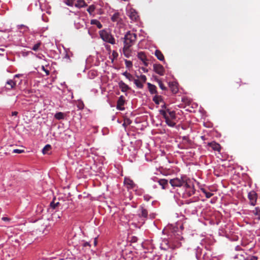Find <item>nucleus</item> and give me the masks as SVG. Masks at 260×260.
<instances>
[{
  "label": "nucleus",
  "mask_w": 260,
  "mask_h": 260,
  "mask_svg": "<svg viewBox=\"0 0 260 260\" xmlns=\"http://www.w3.org/2000/svg\"><path fill=\"white\" fill-rule=\"evenodd\" d=\"M95 9V7L93 5H91L89 6L88 9H87V11L89 13L90 15H92V13L94 12V10Z\"/></svg>",
  "instance_id": "30"
},
{
  "label": "nucleus",
  "mask_w": 260,
  "mask_h": 260,
  "mask_svg": "<svg viewBox=\"0 0 260 260\" xmlns=\"http://www.w3.org/2000/svg\"><path fill=\"white\" fill-rule=\"evenodd\" d=\"M159 113L163 116L168 125L171 127H174L176 123L173 121L176 119V114L174 111L169 112V114H168L166 111L160 110Z\"/></svg>",
  "instance_id": "3"
},
{
  "label": "nucleus",
  "mask_w": 260,
  "mask_h": 260,
  "mask_svg": "<svg viewBox=\"0 0 260 260\" xmlns=\"http://www.w3.org/2000/svg\"><path fill=\"white\" fill-rule=\"evenodd\" d=\"M74 6L77 8H80L86 7L87 5L85 2L84 0H78Z\"/></svg>",
  "instance_id": "19"
},
{
  "label": "nucleus",
  "mask_w": 260,
  "mask_h": 260,
  "mask_svg": "<svg viewBox=\"0 0 260 260\" xmlns=\"http://www.w3.org/2000/svg\"><path fill=\"white\" fill-rule=\"evenodd\" d=\"M189 178L185 175L181 176L180 178H175L170 180V183L173 187H180L185 185L189 186L187 183Z\"/></svg>",
  "instance_id": "2"
},
{
  "label": "nucleus",
  "mask_w": 260,
  "mask_h": 260,
  "mask_svg": "<svg viewBox=\"0 0 260 260\" xmlns=\"http://www.w3.org/2000/svg\"><path fill=\"white\" fill-rule=\"evenodd\" d=\"M137 214L135 215L134 218H139V222L142 224L145 223L147 219L148 211L144 207L140 206L138 210Z\"/></svg>",
  "instance_id": "4"
},
{
  "label": "nucleus",
  "mask_w": 260,
  "mask_h": 260,
  "mask_svg": "<svg viewBox=\"0 0 260 260\" xmlns=\"http://www.w3.org/2000/svg\"><path fill=\"white\" fill-rule=\"evenodd\" d=\"M202 191L205 194L207 198H210L213 195L212 193L207 191L205 189H202Z\"/></svg>",
  "instance_id": "31"
},
{
  "label": "nucleus",
  "mask_w": 260,
  "mask_h": 260,
  "mask_svg": "<svg viewBox=\"0 0 260 260\" xmlns=\"http://www.w3.org/2000/svg\"><path fill=\"white\" fill-rule=\"evenodd\" d=\"M186 139H187V138H186V137H183V139H184V140H186Z\"/></svg>",
  "instance_id": "57"
},
{
  "label": "nucleus",
  "mask_w": 260,
  "mask_h": 260,
  "mask_svg": "<svg viewBox=\"0 0 260 260\" xmlns=\"http://www.w3.org/2000/svg\"><path fill=\"white\" fill-rule=\"evenodd\" d=\"M59 204V202H57V203H54L53 201L51 202V203H50V207L53 208V209H55V208L56 207H57L58 206V205Z\"/></svg>",
  "instance_id": "36"
},
{
  "label": "nucleus",
  "mask_w": 260,
  "mask_h": 260,
  "mask_svg": "<svg viewBox=\"0 0 260 260\" xmlns=\"http://www.w3.org/2000/svg\"><path fill=\"white\" fill-rule=\"evenodd\" d=\"M51 149V146L49 144L46 145L42 150V153L44 154H48V151H49Z\"/></svg>",
  "instance_id": "28"
},
{
  "label": "nucleus",
  "mask_w": 260,
  "mask_h": 260,
  "mask_svg": "<svg viewBox=\"0 0 260 260\" xmlns=\"http://www.w3.org/2000/svg\"><path fill=\"white\" fill-rule=\"evenodd\" d=\"M24 27L25 28L26 27H25V25H21L19 26V28H24Z\"/></svg>",
  "instance_id": "53"
},
{
  "label": "nucleus",
  "mask_w": 260,
  "mask_h": 260,
  "mask_svg": "<svg viewBox=\"0 0 260 260\" xmlns=\"http://www.w3.org/2000/svg\"><path fill=\"white\" fill-rule=\"evenodd\" d=\"M75 0H67L66 3L68 6H73L74 5Z\"/></svg>",
  "instance_id": "37"
},
{
  "label": "nucleus",
  "mask_w": 260,
  "mask_h": 260,
  "mask_svg": "<svg viewBox=\"0 0 260 260\" xmlns=\"http://www.w3.org/2000/svg\"><path fill=\"white\" fill-rule=\"evenodd\" d=\"M243 260H257V257L255 256H250L246 259L243 258Z\"/></svg>",
  "instance_id": "39"
},
{
  "label": "nucleus",
  "mask_w": 260,
  "mask_h": 260,
  "mask_svg": "<svg viewBox=\"0 0 260 260\" xmlns=\"http://www.w3.org/2000/svg\"><path fill=\"white\" fill-rule=\"evenodd\" d=\"M183 101L184 102H186H186H187V104H188V105H189V101L188 100V99H184L183 100Z\"/></svg>",
  "instance_id": "47"
},
{
  "label": "nucleus",
  "mask_w": 260,
  "mask_h": 260,
  "mask_svg": "<svg viewBox=\"0 0 260 260\" xmlns=\"http://www.w3.org/2000/svg\"><path fill=\"white\" fill-rule=\"evenodd\" d=\"M7 84L10 86V87H8V89L13 88L16 85L15 81L12 80H9L7 82Z\"/></svg>",
  "instance_id": "29"
},
{
  "label": "nucleus",
  "mask_w": 260,
  "mask_h": 260,
  "mask_svg": "<svg viewBox=\"0 0 260 260\" xmlns=\"http://www.w3.org/2000/svg\"><path fill=\"white\" fill-rule=\"evenodd\" d=\"M124 183L128 189H133L135 186V184L133 181L128 178H125Z\"/></svg>",
  "instance_id": "12"
},
{
  "label": "nucleus",
  "mask_w": 260,
  "mask_h": 260,
  "mask_svg": "<svg viewBox=\"0 0 260 260\" xmlns=\"http://www.w3.org/2000/svg\"><path fill=\"white\" fill-rule=\"evenodd\" d=\"M118 85L122 92H126L130 89V87L122 81L118 83Z\"/></svg>",
  "instance_id": "16"
},
{
  "label": "nucleus",
  "mask_w": 260,
  "mask_h": 260,
  "mask_svg": "<svg viewBox=\"0 0 260 260\" xmlns=\"http://www.w3.org/2000/svg\"><path fill=\"white\" fill-rule=\"evenodd\" d=\"M154 79L155 81L158 83V85L161 89H162V90H166L167 89V88L164 85V84L162 83V81L160 80H159L157 77H155Z\"/></svg>",
  "instance_id": "23"
},
{
  "label": "nucleus",
  "mask_w": 260,
  "mask_h": 260,
  "mask_svg": "<svg viewBox=\"0 0 260 260\" xmlns=\"http://www.w3.org/2000/svg\"><path fill=\"white\" fill-rule=\"evenodd\" d=\"M128 74H129V73H127V72H125L122 73V75L124 76L125 77H126V76H127Z\"/></svg>",
  "instance_id": "48"
},
{
  "label": "nucleus",
  "mask_w": 260,
  "mask_h": 260,
  "mask_svg": "<svg viewBox=\"0 0 260 260\" xmlns=\"http://www.w3.org/2000/svg\"><path fill=\"white\" fill-rule=\"evenodd\" d=\"M161 107H162V108H164L165 109L167 108L166 105L165 104H164V105H162V106H161Z\"/></svg>",
  "instance_id": "54"
},
{
  "label": "nucleus",
  "mask_w": 260,
  "mask_h": 260,
  "mask_svg": "<svg viewBox=\"0 0 260 260\" xmlns=\"http://www.w3.org/2000/svg\"><path fill=\"white\" fill-rule=\"evenodd\" d=\"M2 220L4 221H8L9 219L8 217H4L2 218Z\"/></svg>",
  "instance_id": "49"
},
{
  "label": "nucleus",
  "mask_w": 260,
  "mask_h": 260,
  "mask_svg": "<svg viewBox=\"0 0 260 260\" xmlns=\"http://www.w3.org/2000/svg\"><path fill=\"white\" fill-rule=\"evenodd\" d=\"M164 111H166L168 114H169V112H172V111H171L169 109L166 108L165 109H162Z\"/></svg>",
  "instance_id": "46"
},
{
  "label": "nucleus",
  "mask_w": 260,
  "mask_h": 260,
  "mask_svg": "<svg viewBox=\"0 0 260 260\" xmlns=\"http://www.w3.org/2000/svg\"><path fill=\"white\" fill-rule=\"evenodd\" d=\"M240 257H243L242 255H240Z\"/></svg>",
  "instance_id": "60"
},
{
  "label": "nucleus",
  "mask_w": 260,
  "mask_h": 260,
  "mask_svg": "<svg viewBox=\"0 0 260 260\" xmlns=\"http://www.w3.org/2000/svg\"><path fill=\"white\" fill-rule=\"evenodd\" d=\"M124 45L132 46L137 39V35L135 33L128 31L124 36Z\"/></svg>",
  "instance_id": "5"
},
{
  "label": "nucleus",
  "mask_w": 260,
  "mask_h": 260,
  "mask_svg": "<svg viewBox=\"0 0 260 260\" xmlns=\"http://www.w3.org/2000/svg\"><path fill=\"white\" fill-rule=\"evenodd\" d=\"M241 81L240 80L239 83L237 82L238 86H240L241 85Z\"/></svg>",
  "instance_id": "55"
},
{
  "label": "nucleus",
  "mask_w": 260,
  "mask_h": 260,
  "mask_svg": "<svg viewBox=\"0 0 260 260\" xmlns=\"http://www.w3.org/2000/svg\"><path fill=\"white\" fill-rule=\"evenodd\" d=\"M90 23L91 24L96 25L97 27L98 28H100V29L102 28V27H103V25L101 23V22L99 20H98L96 19H92V20H91Z\"/></svg>",
  "instance_id": "26"
},
{
  "label": "nucleus",
  "mask_w": 260,
  "mask_h": 260,
  "mask_svg": "<svg viewBox=\"0 0 260 260\" xmlns=\"http://www.w3.org/2000/svg\"><path fill=\"white\" fill-rule=\"evenodd\" d=\"M131 46L124 45L123 48V53L127 58H128L131 55V49H130Z\"/></svg>",
  "instance_id": "14"
},
{
  "label": "nucleus",
  "mask_w": 260,
  "mask_h": 260,
  "mask_svg": "<svg viewBox=\"0 0 260 260\" xmlns=\"http://www.w3.org/2000/svg\"><path fill=\"white\" fill-rule=\"evenodd\" d=\"M201 138H202V139L203 140H204V136H202V137H201Z\"/></svg>",
  "instance_id": "58"
},
{
  "label": "nucleus",
  "mask_w": 260,
  "mask_h": 260,
  "mask_svg": "<svg viewBox=\"0 0 260 260\" xmlns=\"http://www.w3.org/2000/svg\"><path fill=\"white\" fill-rule=\"evenodd\" d=\"M127 15L133 21H137L139 19V15L137 12L133 8H130L127 10Z\"/></svg>",
  "instance_id": "7"
},
{
  "label": "nucleus",
  "mask_w": 260,
  "mask_h": 260,
  "mask_svg": "<svg viewBox=\"0 0 260 260\" xmlns=\"http://www.w3.org/2000/svg\"><path fill=\"white\" fill-rule=\"evenodd\" d=\"M126 78L131 81H134V79H135L133 77V75H131L130 73L127 76H126Z\"/></svg>",
  "instance_id": "41"
},
{
  "label": "nucleus",
  "mask_w": 260,
  "mask_h": 260,
  "mask_svg": "<svg viewBox=\"0 0 260 260\" xmlns=\"http://www.w3.org/2000/svg\"><path fill=\"white\" fill-rule=\"evenodd\" d=\"M24 152V150L15 149L13 150V153H21Z\"/></svg>",
  "instance_id": "38"
},
{
  "label": "nucleus",
  "mask_w": 260,
  "mask_h": 260,
  "mask_svg": "<svg viewBox=\"0 0 260 260\" xmlns=\"http://www.w3.org/2000/svg\"><path fill=\"white\" fill-rule=\"evenodd\" d=\"M42 43L40 41L39 42H38L37 44H36L32 48V50L35 51H38Z\"/></svg>",
  "instance_id": "32"
},
{
  "label": "nucleus",
  "mask_w": 260,
  "mask_h": 260,
  "mask_svg": "<svg viewBox=\"0 0 260 260\" xmlns=\"http://www.w3.org/2000/svg\"><path fill=\"white\" fill-rule=\"evenodd\" d=\"M138 57L139 59H140L142 61H144L146 60L147 57L145 53L144 52H140L138 53Z\"/></svg>",
  "instance_id": "24"
},
{
  "label": "nucleus",
  "mask_w": 260,
  "mask_h": 260,
  "mask_svg": "<svg viewBox=\"0 0 260 260\" xmlns=\"http://www.w3.org/2000/svg\"><path fill=\"white\" fill-rule=\"evenodd\" d=\"M115 54H116V52H113V55H114V54H115Z\"/></svg>",
  "instance_id": "59"
},
{
  "label": "nucleus",
  "mask_w": 260,
  "mask_h": 260,
  "mask_svg": "<svg viewBox=\"0 0 260 260\" xmlns=\"http://www.w3.org/2000/svg\"><path fill=\"white\" fill-rule=\"evenodd\" d=\"M111 20L113 22H119L121 20L120 18V14L118 12L115 13L111 17Z\"/></svg>",
  "instance_id": "21"
},
{
  "label": "nucleus",
  "mask_w": 260,
  "mask_h": 260,
  "mask_svg": "<svg viewBox=\"0 0 260 260\" xmlns=\"http://www.w3.org/2000/svg\"><path fill=\"white\" fill-rule=\"evenodd\" d=\"M187 183L189 186L185 185L184 187L185 188L188 196L190 197L195 193L196 189L194 188L193 182L190 179H189V180H188Z\"/></svg>",
  "instance_id": "8"
},
{
  "label": "nucleus",
  "mask_w": 260,
  "mask_h": 260,
  "mask_svg": "<svg viewBox=\"0 0 260 260\" xmlns=\"http://www.w3.org/2000/svg\"><path fill=\"white\" fill-rule=\"evenodd\" d=\"M141 69H142V70L144 72H145V73H147V72H148V69H146V68H145L142 67V68H141Z\"/></svg>",
  "instance_id": "50"
},
{
  "label": "nucleus",
  "mask_w": 260,
  "mask_h": 260,
  "mask_svg": "<svg viewBox=\"0 0 260 260\" xmlns=\"http://www.w3.org/2000/svg\"><path fill=\"white\" fill-rule=\"evenodd\" d=\"M55 118L57 120L63 119L64 118V114L59 112L55 114Z\"/></svg>",
  "instance_id": "27"
},
{
  "label": "nucleus",
  "mask_w": 260,
  "mask_h": 260,
  "mask_svg": "<svg viewBox=\"0 0 260 260\" xmlns=\"http://www.w3.org/2000/svg\"><path fill=\"white\" fill-rule=\"evenodd\" d=\"M169 87H170L172 92L173 93H176L178 92V89L177 86L176 85V83L170 82L169 83Z\"/></svg>",
  "instance_id": "20"
},
{
  "label": "nucleus",
  "mask_w": 260,
  "mask_h": 260,
  "mask_svg": "<svg viewBox=\"0 0 260 260\" xmlns=\"http://www.w3.org/2000/svg\"><path fill=\"white\" fill-rule=\"evenodd\" d=\"M125 64L126 68H130L133 66V63L131 61L128 60H125Z\"/></svg>",
  "instance_id": "35"
},
{
  "label": "nucleus",
  "mask_w": 260,
  "mask_h": 260,
  "mask_svg": "<svg viewBox=\"0 0 260 260\" xmlns=\"http://www.w3.org/2000/svg\"><path fill=\"white\" fill-rule=\"evenodd\" d=\"M182 239H183V238L181 235L174 233L171 236L169 240L165 239L162 241L161 244V248L165 250L169 249L175 250L179 248L182 246L180 241Z\"/></svg>",
  "instance_id": "1"
},
{
  "label": "nucleus",
  "mask_w": 260,
  "mask_h": 260,
  "mask_svg": "<svg viewBox=\"0 0 260 260\" xmlns=\"http://www.w3.org/2000/svg\"><path fill=\"white\" fill-rule=\"evenodd\" d=\"M124 103L125 100L124 96L123 95H121L117 102L116 108L119 110H123L124 109V108L123 107Z\"/></svg>",
  "instance_id": "11"
},
{
  "label": "nucleus",
  "mask_w": 260,
  "mask_h": 260,
  "mask_svg": "<svg viewBox=\"0 0 260 260\" xmlns=\"http://www.w3.org/2000/svg\"><path fill=\"white\" fill-rule=\"evenodd\" d=\"M153 70L156 73L160 76H163L165 74V69L160 64H154Z\"/></svg>",
  "instance_id": "9"
},
{
  "label": "nucleus",
  "mask_w": 260,
  "mask_h": 260,
  "mask_svg": "<svg viewBox=\"0 0 260 260\" xmlns=\"http://www.w3.org/2000/svg\"><path fill=\"white\" fill-rule=\"evenodd\" d=\"M100 35L104 41L111 44H115V39L109 32L105 30H102L100 31Z\"/></svg>",
  "instance_id": "6"
},
{
  "label": "nucleus",
  "mask_w": 260,
  "mask_h": 260,
  "mask_svg": "<svg viewBox=\"0 0 260 260\" xmlns=\"http://www.w3.org/2000/svg\"><path fill=\"white\" fill-rule=\"evenodd\" d=\"M133 81L138 88L142 89L143 88V83L138 78L134 79Z\"/></svg>",
  "instance_id": "25"
},
{
  "label": "nucleus",
  "mask_w": 260,
  "mask_h": 260,
  "mask_svg": "<svg viewBox=\"0 0 260 260\" xmlns=\"http://www.w3.org/2000/svg\"><path fill=\"white\" fill-rule=\"evenodd\" d=\"M147 59L145 60L144 61H142L144 64L145 66L147 67L148 65V63L147 62Z\"/></svg>",
  "instance_id": "45"
},
{
  "label": "nucleus",
  "mask_w": 260,
  "mask_h": 260,
  "mask_svg": "<svg viewBox=\"0 0 260 260\" xmlns=\"http://www.w3.org/2000/svg\"><path fill=\"white\" fill-rule=\"evenodd\" d=\"M147 86L148 90L151 94H157L158 92L155 85L152 84L150 83H147Z\"/></svg>",
  "instance_id": "15"
},
{
  "label": "nucleus",
  "mask_w": 260,
  "mask_h": 260,
  "mask_svg": "<svg viewBox=\"0 0 260 260\" xmlns=\"http://www.w3.org/2000/svg\"><path fill=\"white\" fill-rule=\"evenodd\" d=\"M248 198L250 201V204L252 206H254L256 204L257 200V194L254 191H251L249 192Z\"/></svg>",
  "instance_id": "10"
},
{
  "label": "nucleus",
  "mask_w": 260,
  "mask_h": 260,
  "mask_svg": "<svg viewBox=\"0 0 260 260\" xmlns=\"http://www.w3.org/2000/svg\"><path fill=\"white\" fill-rule=\"evenodd\" d=\"M158 183L161 186L162 189H165L168 186V181L167 179H161L158 181Z\"/></svg>",
  "instance_id": "17"
},
{
  "label": "nucleus",
  "mask_w": 260,
  "mask_h": 260,
  "mask_svg": "<svg viewBox=\"0 0 260 260\" xmlns=\"http://www.w3.org/2000/svg\"><path fill=\"white\" fill-rule=\"evenodd\" d=\"M122 125H123L124 127H126V126L127 125L126 124V120H124V123L122 124Z\"/></svg>",
  "instance_id": "51"
},
{
  "label": "nucleus",
  "mask_w": 260,
  "mask_h": 260,
  "mask_svg": "<svg viewBox=\"0 0 260 260\" xmlns=\"http://www.w3.org/2000/svg\"><path fill=\"white\" fill-rule=\"evenodd\" d=\"M137 77L143 83H144L146 82L147 78L145 75H141L140 76H137Z\"/></svg>",
  "instance_id": "33"
},
{
  "label": "nucleus",
  "mask_w": 260,
  "mask_h": 260,
  "mask_svg": "<svg viewBox=\"0 0 260 260\" xmlns=\"http://www.w3.org/2000/svg\"><path fill=\"white\" fill-rule=\"evenodd\" d=\"M19 76H20V75H19V74H17V75H15L14 76V77H15V78H17V77H19Z\"/></svg>",
  "instance_id": "56"
},
{
  "label": "nucleus",
  "mask_w": 260,
  "mask_h": 260,
  "mask_svg": "<svg viewBox=\"0 0 260 260\" xmlns=\"http://www.w3.org/2000/svg\"><path fill=\"white\" fill-rule=\"evenodd\" d=\"M124 120H126V124L127 125H129L131 123V120L129 119H125Z\"/></svg>",
  "instance_id": "44"
},
{
  "label": "nucleus",
  "mask_w": 260,
  "mask_h": 260,
  "mask_svg": "<svg viewBox=\"0 0 260 260\" xmlns=\"http://www.w3.org/2000/svg\"><path fill=\"white\" fill-rule=\"evenodd\" d=\"M208 146L211 147L212 149L214 151L219 152L221 149V146L219 144L216 143L215 142H212L208 143Z\"/></svg>",
  "instance_id": "13"
},
{
  "label": "nucleus",
  "mask_w": 260,
  "mask_h": 260,
  "mask_svg": "<svg viewBox=\"0 0 260 260\" xmlns=\"http://www.w3.org/2000/svg\"><path fill=\"white\" fill-rule=\"evenodd\" d=\"M18 112H17V111H13V112H12L11 115L12 116H17L18 115Z\"/></svg>",
  "instance_id": "43"
},
{
  "label": "nucleus",
  "mask_w": 260,
  "mask_h": 260,
  "mask_svg": "<svg viewBox=\"0 0 260 260\" xmlns=\"http://www.w3.org/2000/svg\"><path fill=\"white\" fill-rule=\"evenodd\" d=\"M41 69H42V70L43 71H44L45 72L46 75L47 76H48V75H49V74H50V72H49V70H47V69H46L45 68V67H44V66H42L41 67Z\"/></svg>",
  "instance_id": "40"
},
{
  "label": "nucleus",
  "mask_w": 260,
  "mask_h": 260,
  "mask_svg": "<svg viewBox=\"0 0 260 260\" xmlns=\"http://www.w3.org/2000/svg\"><path fill=\"white\" fill-rule=\"evenodd\" d=\"M97 244V240L96 238H95L94 240V245L95 246Z\"/></svg>",
  "instance_id": "52"
},
{
  "label": "nucleus",
  "mask_w": 260,
  "mask_h": 260,
  "mask_svg": "<svg viewBox=\"0 0 260 260\" xmlns=\"http://www.w3.org/2000/svg\"><path fill=\"white\" fill-rule=\"evenodd\" d=\"M155 55L160 61L164 60V56L161 52L159 50H156L155 51Z\"/></svg>",
  "instance_id": "22"
},
{
  "label": "nucleus",
  "mask_w": 260,
  "mask_h": 260,
  "mask_svg": "<svg viewBox=\"0 0 260 260\" xmlns=\"http://www.w3.org/2000/svg\"><path fill=\"white\" fill-rule=\"evenodd\" d=\"M61 216L62 213L56 211L52 215V220L53 221H57L60 218Z\"/></svg>",
  "instance_id": "18"
},
{
  "label": "nucleus",
  "mask_w": 260,
  "mask_h": 260,
  "mask_svg": "<svg viewBox=\"0 0 260 260\" xmlns=\"http://www.w3.org/2000/svg\"><path fill=\"white\" fill-rule=\"evenodd\" d=\"M160 96H158L157 94H155V95L153 98V101L156 104H159V99H161Z\"/></svg>",
  "instance_id": "34"
},
{
  "label": "nucleus",
  "mask_w": 260,
  "mask_h": 260,
  "mask_svg": "<svg viewBox=\"0 0 260 260\" xmlns=\"http://www.w3.org/2000/svg\"><path fill=\"white\" fill-rule=\"evenodd\" d=\"M83 246L84 247H90V245L89 244V242H84L83 244Z\"/></svg>",
  "instance_id": "42"
}]
</instances>
